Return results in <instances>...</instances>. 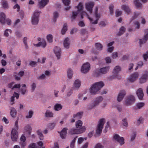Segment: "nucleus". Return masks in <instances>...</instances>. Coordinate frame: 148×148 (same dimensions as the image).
Returning <instances> with one entry per match:
<instances>
[{
	"mask_svg": "<svg viewBox=\"0 0 148 148\" xmlns=\"http://www.w3.org/2000/svg\"><path fill=\"white\" fill-rule=\"evenodd\" d=\"M105 122V120L104 119H101L99 120L96 130V133L97 134H100L101 133L103 125Z\"/></svg>",
	"mask_w": 148,
	"mask_h": 148,
	"instance_id": "nucleus-8",
	"label": "nucleus"
},
{
	"mask_svg": "<svg viewBox=\"0 0 148 148\" xmlns=\"http://www.w3.org/2000/svg\"><path fill=\"white\" fill-rule=\"evenodd\" d=\"M67 30V24L65 23L61 30V33L62 34H64Z\"/></svg>",
	"mask_w": 148,
	"mask_h": 148,
	"instance_id": "nucleus-45",
	"label": "nucleus"
},
{
	"mask_svg": "<svg viewBox=\"0 0 148 148\" xmlns=\"http://www.w3.org/2000/svg\"><path fill=\"white\" fill-rule=\"evenodd\" d=\"M68 130L67 127L63 128L60 132H58L60 134V137L63 139H65L66 138L67 134V131Z\"/></svg>",
	"mask_w": 148,
	"mask_h": 148,
	"instance_id": "nucleus-20",
	"label": "nucleus"
},
{
	"mask_svg": "<svg viewBox=\"0 0 148 148\" xmlns=\"http://www.w3.org/2000/svg\"><path fill=\"white\" fill-rule=\"evenodd\" d=\"M122 14L121 11L119 10H116L115 12V15L116 17H118L121 15Z\"/></svg>",
	"mask_w": 148,
	"mask_h": 148,
	"instance_id": "nucleus-62",
	"label": "nucleus"
},
{
	"mask_svg": "<svg viewBox=\"0 0 148 148\" xmlns=\"http://www.w3.org/2000/svg\"><path fill=\"white\" fill-rule=\"evenodd\" d=\"M78 13V12L77 11H73L72 12V15L71 17V21H73L75 19Z\"/></svg>",
	"mask_w": 148,
	"mask_h": 148,
	"instance_id": "nucleus-40",
	"label": "nucleus"
},
{
	"mask_svg": "<svg viewBox=\"0 0 148 148\" xmlns=\"http://www.w3.org/2000/svg\"><path fill=\"white\" fill-rule=\"evenodd\" d=\"M33 113L34 112L33 111H29L26 115L25 117L27 119H30L32 117Z\"/></svg>",
	"mask_w": 148,
	"mask_h": 148,
	"instance_id": "nucleus-48",
	"label": "nucleus"
},
{
	"mask_svg": "<svg viewBox=\"0 0 148 148\" xmlns=\"http://www.w3.org/2000/svg\"><path fill=\"white\" fill-rule=\"evenodd\" d=\"M81 85V82L79 79L75 80L73 84V89L74 90H78L80 87Z\"/></svg>",
	"mask_w": 148,
	"mask_h": 148,
	"instance_id": "nucleus-16",
	"label": "nucleus"
},
{
	"mask_svg": "<svg viewBox=\"0 0 148 148\" xmlns=\"http://www.w3.org/2000/svg\"><path fill=\"white\" fill-rule=\"evenodd\" d=\"M95 46L96 49L99 50H101L103 47L102 45L99 43H96Z\"/></svg>",
	"mask_w": 148,
	"mask_h": 148,
	"instance_id": "nucleus-52",
	"label": "nucleus"
},
{
	"mask_svg": "<svg viewBox=\"0 0 148 148\" xmlns=\"http://www.w3.org/2000/svg\"><path fill=\"white\" fill-rule=\"evenodd\" d=\"M90 69V65L89 62H86L84 63L82 65L81 71L83 73H86L89 72Z\"/></svg>",
	"mask_w": 148,
	"mask_h": 148,
	"instance_id": "nucleus-10",
	"label": "nucleus"
},
{
	"mask_svg": "<svg viewBox=\"0 0 148 148\" xmlns=\"http://www.w3.org/2000/svg\"><path fill=\"white\" fill-rule=\"evenodd\" d=\"M104 84L102 82H96L92 84L89 89V92L92 95L97 94L100 90L103 87Z\"/></svg>",
	"mask_w": 148,
	"mask_h": 148,
	"instance_id": "nucleus-2",
	"label": "nucleus"
},
{
	"mask_svg": "<svg viewBox=\"0 0 148 148\" xmlns=\"http://www.w3.org/2000/svg\"><path fill=\"white\" fill-rule=\"evenodd\" d=\"M37 133L40 140H42L44 138V136L42 133V131L41 130H37Z\"/></svg>",
	"mask_w": 148,
	"mask_h": 148,
	"instance_id": "nucleus-42",
	"label": "nucleus"
},
{
	"mask_svg": "<svg viewBox=\"0 0 148 148\" xmlns=\"http://www.w3.org/2000/svg\"><path fill=\"white\" fill-rule=\"evenodd\" d=\"M64 5L65 6H69L70 4V0H62Z\"/></svg>",
	"mask_w": 148,
	"mask_h": 148,
	"instance_id": "nucleus-55",
	"label": "nucleus"
},
{
	"mask_svg": "<svg viewBox=\"0 0 148 148\" xmlns=\"http://www.w3.org/2000/svg\"><path fill=\"white\" fill-rule=\"evenodd\" d=\"M114 6L112 4H110L109 5V9L110 14L112 15L113 14L114 12Z\"/></svg>",
	"mask_w": 148,
	"mask_h": 148,
	"instance_id": "nucleus-43",
	"label": "nucleus"
},
{
	"mask_svg": "<svg viewBox=\"0 0 148 148\" xmlns=\"http://www.w3.org/2000/svg\"><path fill=\"white\" fill-rule=\"evenodd\" d=\"M62 108V106L61 104L57 103L56 104L54 107V109L56 111H59L61 110Z\"/></svg>",
	"mask_w": 148,
	"mask_h": 148,
	"instance_id": "nucleus-38",
	"label": "nucleus"
},
{
	"mask_svg": "<svg viewBox=\"0 0 148 148\" xmlns=\"http://www.w3.org/2000/svg\"><path fill=\"white\" fill-rule=\"evenodd\" d=\"M135 99L133 95H130L127 97L124 103V104L126 106H129L134 103Z\"/></svg>",
	"mask_w": 148,
	"mask_h": 148,
	"instance_id": "nucleus-9",
	"label": "nucleus"
},
{
	"mask_svg": "<svg viewBox=\"0 0 148 148\" xmlns=\"http://www.w3.org/2000/svg\"><path fill=\"white\" fill-rule=\"evenodd\" d=\"M21 86L20 84H15L14 82H13L9 84L8 87L11 88L12 90H14L15 88H19Z\"/></svg>",
	"mask_w": 148,
	"mask_h": 148,
	"instance_id": "nucleus-22",
	"label": "nucleus"
},
{
	"mask_svg": "<svg viewBox=\"0 0 148 148\" xmlns=\"http://www.w3.org/2000/svg\"><path fill=\"white\" fill-rule=\"evenodd\" d=\"M145 105V103L143 102H140L136 104V108L139 109H140L144 106Z\"/></svg>",
	"mask_w": 148,
	"mask_h": 148,
	"instance_id": "nucleus-50",
	"label": "nucleus"
},
{
	"mask_svg": "<svg viewBox=\"0 0 148 148\" xmlns=\"http://www.w3.org/2000/svg\"><path fill=\"white\" fill-rule=\"evenodd\" d=\"M12 30L10 29H6L4 32L3 35L5 37H8L9 34H11L12 33Z\"/></svg>",
	"mask_w": 148,
	"mask_h": 148,
	"instance_id": "nucleus-35",
	"label": "nucleus"
},
{
	"mask_svg": "<svg viewBox=\"0 0 148 148\" xmlns=\"http://www.w3.org/2000/svg\"><path fill=\"white\" fill-rule=\"evenodd\" d=\"M58 16V13L57 12H54L53 14V18H52L53 22L54 23L55 22Z\"/></svg>",
	"mask_w": 148,
	"mask_h": 148,
	"instance_id": "nucleus-37",
	"label": "nucleus"
},
{
	"mask_svg": "<svg viewBox=\"0 0 148 148\" xmlns=\"http://www.w3.org/2000/svg\"><path fill=\"white\" fill-rule=\"evenodd\" d=\"M83 124L81 120H78L75 123V126L76 128L78 129H80L82 128Z\"/></svg>",
	"mask_w": 148,
	"mask_h": 148,
	"instance_id": "nucleus-39",
	"label": "nucleus"
},
{
	"mask_svg": "<svg viewBox=\"0 0 148 148\" xmlns=\"http://www.w3.org/2000/svg\"><path fill=\"white\" fill-rule=\"evenodd\" d=\"M41 13L40 11L35 10L33 13L31 18L32 24L33 25H37L39 21V15Z\"/></svg>",
	"mask_w": 148,
	"mask_h": 148,
	"instance_id": "nucleus-5",
	"label": "nucleus"
},
{
	"mask_svg": "<svg viewBox=\"0 0 148 148\" xmlns=\"http://www.w3.org/2000/svg\"><path fill=\"white\" fill-rule=\"evenodd\" d=\"M113 139L118 142L121 145H123L124 143V139L123 137H120L119 135L116 134L114 135Z\"/></svg>",
	"mask_w": 148,
	"mask_h": 148,
	"instance_id": "nucleus-15",
	"label": "nucleus"
},
{
	"mask_svg": "<svg viewBox=\"0 0 148 148\" xmlns=\"http://www.w3.org/2000/svg\"><path fill=\"white\" fill-rule=\"evenodd\" d=\"M46 78V76L44 74H42L37 77V79H43Z\"/></svg>",
	"mask_w": 148,
	"mask_h": 148,
	"instance_id": "nucleus-63",
	"label": "nucleus"
},
{
	"mask_svg": "<svg viewBox=\"0 0 148 148\" xmlns=\"http://www.w3.org/2000/svg\"><path fill=\"white\" fill-rule=\"evenodd\" d=\"M126 94V92L125 90H123L120 91L117 97V101L119 102L121 101Z\"/></svg>",
	"mask_w": 148,
	"mask_h": 148,
	"instance_id": "nucleus-17",
	"label": "nucleus"
},
{
	"mask_svg": "<svg viewBox=\"0 0 148 148\" xmlns=\"http://www.w3.org/2000/svg\"><path fill=\"white\" fill-rule=\"evenodd\" d=\"M122 124L125 127H127L128 126V123L126 118H125L122 119Z\"/></svg>",
	"mask_w": 148,
	"mask_h": 148,
	"instance_id": "nucleus-47",
	"label": "nucleus"
},
{
	"mask_svg": "<svg viewBox=\"0 0 148 148\" xmlns=\"http://www.w3.org/2000/svg\"><path fill=\"white\" fill-rule=\"evenodd\" d=\"M56 123L55 122L49 123L48 125V127L51 130L53 129L55 127Z\"/></svg>",
	"mask_w": 148,
	"mask_h": 148,
	"instance_id": "nucleus-49",
	"label": "nucleus"
},
{
	"mask_svg": "<svg viewBox=\"0 0 148 148\" xmlns=\"http://www.w3.org/2000/svg\"><path fill=\"white\" fill-rule=\"evenodd\" d=\"M27 37H24L23 39V42L25 46V47L26 48H27Z\"/></svg>",
	"mask_w": 148,
	"mask_h": 148,
	"instance_id": "nucleus-57",
	"label": "nucleus"
},
{
	"mask_svg": "<svg viewBox=\"0 0 148 148\" xmlns=\"http://www.w3.org/2000/svg\"><path fill=\"white\" fill-rule=\"evenodd\" d=\"M36 84L35 83H32L31 86V90L32 92H34L36 88Z\"/></svg>",
	"mask_w": 148,
	"mask_h": 148,
	"instance_id": "nucleus-59",
	"label": "nucleus"
},
{
	"mask_svg": "<svg viewBox=\"0 0 148 148\" xmlns=\"http://www.w3.org/2000/svg\"><path fill=\"white\" fill-rule=\"evenodd\" d=\"M140 14V13L139 12H135L134 13V15L132 16V17L131 18V21H132L136 18Z\"/></svg>",
	"mask_w": 148,
	"mask_h": 148,
	"instance_id": "nucleus-54",
	"label": "nucleus"
},
{
	"mask_svg": "<svg viewBox=\"0 0 148 148\" xmlns=\"http://www.w3.org/2000/svg\"><path fill=\"white\" fill-rule=\"evenodd\" d=\"M1 5L5 9L8 8V2L5 0L2 1Z\"/></svg>",
	"mask_w": 148,
	"mask_h": 148,
	"instance_id": "nucleus-46",
	"label": "nucleus"
},
{
	"mask_svg": "<svg viewBox=\"0 0 148 148\" xmlns=\"http://www.w3.org/2000/svg\"><path fill=\"white\" fill-rule=\"evenodd\" d=\"M147 41V40L143 38L140 39H139V44L140 47H141L142 45L145 43Z\"/></svg>",
	"mask_w": 148,
	"mask_h": 148,
	"instance_id": "nucleus-53",
	"label": "nucleus"
},
{
	"mask_svg": "<svg viewBox=\"0 0 148 148\" xmlns=\"http://www.w3.org/2000/svg\"><path fill=\"white\" fill-rule=\"evenodd\" d=\"M16 113V111L14 108L12 107L10 108V114L12 117L15 118Z\"/></svg>",
	"mask_w": 148,
	"mask_h": 148,
	"instance_id": "nucleus-31",
	"label": "nucleus"
},
{
	"mask_svg": "<svg viewBox=\"0 0 148 148\" xmlns=\"http://www.w3.org/2000/svg\"><path fill=\"white\" fill-rule=\"evenodd\" d=\"M5 16L3 12L0 13V22L2 24H4L5 23Z\"/></svg>",
	"mask_w": 148,
	"mask_h": 148,
	"instance_id": "nucleus-29",
	"label": "nucleus"
},
{
	"mask_svg": "<svg viewBox=\"0 0 148 148\" xmlns=\"http://www.w3.org/2000/svg\"><path fill=\"white\" fill-rule=\"evenodd\" d=\"M121 71V68L119 66H115L113 71L112 75L111 77L112 79H119L121 78L119 74V72Z\"/></svg>",
	"mask_w": 148,
	"mask_h": 148,
	"instance_id": "nucleus-7",
	"label": "nucleus"
},
{
	"mask_svg": "<svg viewBox=\"0 0 148 148\" xmlns=\"http://www.w3.org/2000/svg\"><path fill=\"white\" fill-rule=\"evenodd\" d=\"M98 7L96 6L95 8V12H94L95 18V19L90 18L85 11H83L81 14V17L82 18L83 16L85 15L89 20L90 23H91L93 24H97L98 23V21L100 18L101 16L100 14L98 13Z\"/></svg>",
	"mask_w": 148,
	"mask_h": 148,
	"instance_id": "nucleus-1",
	"label": "nucleus"
},
{
	"mask_svg": "<svg viewBox=\"0 0 148 148\" xmlns=\"http://www.w3.org/2000/svg\"><path fill=\"white\" fill-rule=\"evenodd\" d=\"M20 91L22 95H24L27 92V88L25 84H23L21 85V88L20 89Z\"/></svg>",
	"mask_w": 148,
	"mask_h": 148,
	"instance_id": "nucleus-27",
	"label": "nucleus"
},
{
	"mask_svg": "<svg viewBox=\"0 0 148 148\" xmlns=\"http://www.w3.org/2000/svg\"><path fill=\"white\" fill-rule=\"evenodd\" d=\"M103 100V98L101 96H99L96 98L91 103H90L88 106V110H91L94 109Z\"/></svg>",
	"mask_w": 148,
	"mask_h": 148,
	"instance_id": "nucleus-4",
	"label": "nucleus"
},
{
	"mask_svg": "<svg viewBox=\"0 0 148 148\" xmlns=\"http://www.w3.org/2000/svg\"><path fill=\"white\" fill-rule=\"evenodd\" d=\"M134 25L135 26V29H138L140 27V24L137 21H135L134 23Z\"/></svg>",
	"mask_w": 148,
	"mask_h": 148,
	"instance_id": "nucleus-56",
	"label": "nucleus"
},
{
	"mask_svg": "<svg viewBox=\"0 0 148 148\" xmlns=\"http://www.w3.org/2000/svg\"><path fill=\"white\" fill-rule=\"evenodd\" d=\"M134 3L138 8H141L143 7L142 4L140 2L139 0H134Z\"/></svg>",
	"mask_w": 148,
	"mask_h": 148,
	"instance_id": "nucleus-33",
	"label": "nucleus"
},
{
	"mask_svg": "<svg viewBox=\"0 0 148 148\" xmlns=\"http://www.w3.org/2000/svg\"><path fill=\"white\" fill-rule=\"evenodd\" d=\"M18 120L17 119L15 122L14 127L11 131V136L12 141L16 142L18 137V133L17 131L18 129Z\"/></svg>",
	"mask_w": 148,
	"mask_h": 148,
	"instance_id": "nucleus-3",
	"label": "nucleus"
},
{
	"mask_svg": "<svg viewBox=\"0 0 148 148\" xmlns=\"http://www.w3.org/2000/svg\"><path fill=\"white\" fill-rule=\"evenodd\" d=\"M104 146L101 143H99L97 144L94 148H103Z\"/></svg>",
	"mask_w": 148,
	"mask_h": 148,
	"instance_id": "nucleus-61",
	"label": "nucleus"
},
{
	"mask_svg": "<svg viewBox=\"0 0 148 148\" xmlns=\"http://www.w3.org/2000/svg\"><path fill=\"white\" fill-rule=\"evenodd\" d=\"M64 47L66 49L69 48L70 45L69 39L68 38H66L64 40L63 42Z\"/></svg>",
	"mask_w": 148,
	"mask_h": 148,
	"instance_id": "nucleus-28",
	"label": "nucleus"
},
{
	"mask_svg": "<svg viewBox=\"0 0 148 148\" xmlns=\"http://www.w3.org/2000/svg\"><path fill=\"white\" fill-rule=\"evenodd\" d=\"M37 146L36 143H32L29 145V148H37Z\"/></svg>",
	"mask_w": 148,
	"mask_h": 148,
	"instance_id": "nucleus-64",
	"label": "nucleus"
},
{
	"mask_svg": "<svg viewBox=\"0 0 148 148\" xmlns=\"http://www.w3.org/2000/svg\"><path fill=\"white\" fill-rule=\"evenodd\" d=\"M125 29L123 27H122L119 29V32L117 34L118 36H121L125 32Z\"/></svg>",
	"mask_w": 148,
	"mask_h": 148,
	"instance_id": "nucleus-44",
	"label": "nucleus"
},
{
	"mask_svg": "<svg viewBox=\"0 0 148 148\" xmlns=\"http://www.w3.org/2000/svg\"><path fill=\"white\" fill-rule=\"evenodd\" d=\"M143 38L147 40H148V29L145 30V34Z\"/></svg>",
	"mask_w": 148,
	"mask_h": 148,
	"instance_id": "nucleus-58",
	"label": "nucleus"
},
{
	"mask_svg": "<svg viewBox=\"0 0 148 148\" xmlns=\"http://www.w3.org/2000/svg\"><path fill=\"white\" fill-rule=\"evenodd\" d=\"M110 68V66H107L100 68L99 71L96 73L97 75L99 76L102 74H105L107 73L109 71Z\"/></svg>",
	"mask_w": 148,
	"mask_h": 148,
	"instance_id": "nucleus-11",
	"label": "nucleus"
},
{
	"mask_svg": "<svg viewBox=\"0 0 148 148\" xmlns=\"http://www.w3.org/2000/svg\"><path fill=\"white\" fill-rule=\"evenodd\" d=\"M24 74V71H21L18 73V74L16 73H14V75L15 77V79L18 80L20 79L21 77L23 76Z\"/></svg>",
	"mask_w": 148,
	"mask_h": 148,
	"instance_id": "nucleus-23",
	"label": "nucleus"
},
{
	"mask_svg": "<svg viewBox=\"0 0 148 148\" xmlns=\"http://www.w3.org/2000/svg\"><path fill=\"white\" fill-rule=\"evenodd\" d=\"M121 8L124 10L127 14H129L131 13L130 9L127 5H123L121 6Z\"/></svg>",
	"mask_w": 148,
	"mask_h": 148,
	"instance_id": "nucleus-25",
	"label": "nucleus"
},
{
	"mask_svg": "<svg viewBox=\"0 0 148 148\" xmlns=\"http://www.w3.org/2000/svg\"><path fill=\"white\" fill-rule=\"evenodd\" d=\"M75 8L77 9V12H78L82 11L84 8L83 3L80 2L78 5L75 7Z\"/></svg>",
	"mask_w": 148,
	"mask_h": 148,
	"instance_id": "nucleus-34",
	"label": "nucleus"
},
{
	"mask_svg": "<svg viewBox=\"0 0 148 148\" xmlns=\"http://www.w3.org/2000/svg\"><path fill=\"white\" fill-rule=\"evenodd\" d=\"M53 37L51 34H48L47 35L46 38L47 41L49 43H52L53 42Z\"/></svg>",
	"mask_w": 148,
	"mask_h": 148,
	"instance_id": "nucleus-41",
	"label": "nucleus"
},
{
	"mask_svg": "<svg viewBox=\"0 0 148 148\" xmlns=\"http://www.w3.org/2000/svg\"><path fill=\"white\" fill-rule=\"evenodd\" d=\"M86 130V128L84 126H83L79 129L72 128L70 129L68 133L70 135L78 134L84 132Z\"/></svg>",
	"mask_w": 148,
	"mask_h": 148,
	"instance_id": "nucleus-6",
	"label": "nucleus"
},
{
	"mask_svg": "<svg viewBox=\"0 0 148 148\" xmlns=\"http://www.w3.org/2000/svg\"><path fill=\"white\" fill-rule=\"evenodd\" d=\"M32 130V127L29 125H27L24 128L25 132H27L29 135L31 134Z\"/></svg>",
	"mask_w": 148,
	"mask_h": 148,
	"instance_id": "nucleus-32",
	"label": "nucleus"
},
{
	"mask_svg": "<svg viewBox=\"0 0 148 148\" xmlns=\"http://www.w3.org/2000/svg\"><path fill=\"white\" fill-rule=\"evenodd\" d=\"M115 108L119 112H122L123 116H129V112L127 110H123L122 106L119 104H116L115 105Z\"/></svg>",
	"mask_w": 148,
	"mask_h": 148,
	"instance_id": "nucleus-12",
	"label": "nucleus"
},
{
	"mask_svg": "<svg viewBox=\"0 0 148 148\" xmlns=\"http://www.w3.org/2000/svg\"><path fill=\"white\" fill-rule=\"evenodd\" d=\"M45 116L48 118H52L53 117V113L49 110H47L45 113Z\"/></svg>",
	"mask_w": 148,
	"mask_h": 148,
	"instance_id": "nucleus-30",
	"label": "nucleus"
},
{
	"mask_svg": "<svg viewBox=\"0 0 148 148\" xmlns=\"http://www.w3.org/2000/svg\"><path fill=\"white\" fill-rule=\"evenodd\" d=\"M136 94L140 100H142L144 97V94L143 89L141 88H138L136 92Z\"/></svg>",
	"mask_w": 148,
	"mask_h": 148,
	"instance_id": "nucleus-21",
	"label": "nucleus"
},
{
	"mask_svg": "<svg viewBox=\"0 0 148 148\" xmlns=\"http://www.w3.org/2000/svg\"><path fill=\"white\" fill-rule=\"evenodd\" d=\"M68 78L69 79H71L73 77V71L71 69H69L67 72Z\"/></svg>",
	"mask_w": 148,
	"mask_h": 148,
	"instance_id": "nucleus-36",
	"label": "nucleus"
},
{
	"mask_svg": "<svg viewBox=\"0 0 148 148\" xmlns=\"http://www.w3.org/2000/svg\"><path fill=\"white\" fill-rule=\"evenodd\" d=\"M148 79V71H144L139 79V82L141 84H143L146 82Z\"/></svg>",
	"mask_w": 148,
	"mask_h": 148,
	"instance_id": "nucleus-13",
	"label": "nucleus"
},
{
	"mask_svg": "<svg viewBox=\"0 0 148 148\" xmlns=\"http://www.w3.org/2000/svg\"><path fill=\"white\" fill-rule=\"evenodd\" d=\"M49 0H41L39 2L38 5L40 8H42L49 2Z\"/></svg>",
	"mask_w": 148,
	"mask_h": 148,
	"instance_id": "nucleus-24",
	"label": "nucleus"
},
{
	"mask_svg": "<svg viewBox=\"0 0 148 148\" xmlns=\"http://www.w3.org/2000/svg\"><path fill=\"white\" fill-rule=\"evenodd\" d=\"M53 51L57 59H60L61 55V49L59 47H56L54 49Z\"/></svg>",
	"mask_w": 148,
	"mask_h": 148,
	"instance_id": "nucleus-18",
	"label": "nucleus"
},
{
	"mask_svg": "<svg viewBox=\"0 0 148 148\" xmlns=\"http://www.w3.org/2000/svg\"><path fill=\"white\" fill-rule=\"evenodd\" d=\"M20 144L21 147V148H25L26 146L27 143L26 141L20 142Z\"/></svg>",
	"mask_w": 148,
	"mask_h": 148,
	"instance_id": "nucleus-60",
	"label": "nucleus"
},
{
	"mask_svg": "<svg viewBox=\"0 0 148 148\" xmlns=\"http://www.w3.org/2000/svg\"><path fill=\"white\" fill-rule=\"evenodd\" d=\"M47 44L46 41L45 40H42L37 44H34V45L36 47H41L42 48H45Z\"/></svg>",
	"mask_w": 148,
	"mask_h": 148,
	"instance_id": "nucleus-26",
	"label": "nucleus"
},
{
	"mask_svg": "<svg viewBox=\"0 0 148 148\" xmlns=\"http://www.w3.org/2000/svg\"><path fill=\"white\" fill-rule=\"evenodd\" d=\"M94 5V3L91 1L85 3V8L90 14L92 13V9Z\"/></svg>",
	"mask_w": 148,
	"mask_h": 148,
	"instance_id": "nucleus-14",
	"label": "nucleus"
},
{
	"mask_svg": "<svg viewBox=\"0 0 148 148\" xmlns=\"http://www.w3.org/2000/svg\"><path fill=\"white\" fill-rule=\"evenodd\" d=\"M139 76V74L138 73L135 72L131 75L130 77L128 79V80L131 82H133L136 80Z\"/></svg>",
	"mask_w": 148,
	"mask_h": 148,
	"instance_id": "nucleus-19",
	"label": "nucleus"
},
{
	"mask_svg": "<svg viewBox=\"0 0 148 148\" xmlns=\"http://www.w3.org/2000/svg\"><path fill=\"white\" fill-rule=\"evenodd\" d=\"M77 137V136H76L75 137L70 143V147L71 148H74V147L75 143V142L76 139Z\"/></svg>",
	"mask_w": 148,
	"mask_h": 148,
	"instance_id": "nucleus-51",
	"label": "nucleus"
}]
</instances>
